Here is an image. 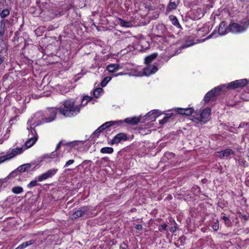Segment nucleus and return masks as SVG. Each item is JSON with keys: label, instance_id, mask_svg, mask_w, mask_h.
Returning <instances> with one entry per match:
<instances>
[{"label": "nucleus", "instance_id": "nucleus-1", "mask_svg": "<svg viewBox=\"0 0 249 249\" xmlns=\"http://www.w3.org/2000/svg\"><path fill=\"white\" fill-rule=\"evenodd\" d=\"M39 113H36L34 117L30 118L27 122V128L29 131L28 140L25 143L26 149L32 146L37 140V135L36 132L33 125L37 126L39 124V123H36V119L38 117Z\"/></svg>", "mask_w": 249, "mask_h": 249}, {"label": "nucleus", "instance_id": "nucleus-2", "mask_svg": "<svg viewBox=\"0 0 249 249\" xmlns=\"http://www.w3.org/2000/svg\"><path fill=\"white\" fill-rule=\"evenodd\" d=\"M80 108L79 106L74 105L73 101L66 100L64 103V107L59 108V112L65 117H71L76 115Z\"/></svg>", "mask_w": 249, "mask_h": 249}, {"label": "nucleus", "instance_id": "nucleus-3", "mask_svg": "<svg viewBox=\"0 0 249 249\" xmlns=\"http://www.w3.org/2000/svg\"><path fill=\"white\" fill-rule=\"evenodd\" d=\"M211 112V108L210 107H206L200 114H196L193 116L191 120L196 124L200 122L206 123L210 119Z\"/></svg>", "mask_w": 249, "mask_h": 249}, {"label": "nucleus", "instance_id": "nucleus-4", "mask_svg": "<svg viewBox=\"0 0 249 249\" xmlns=\"http://www.w3.org/2000/svg\"><path fill=\"white\" fill-rule=\"evenodd\" d=\"M91 210V209L89 207H82L73 213L71 215V218L73 219L80 217L89 216L90 215L89 213Z\"/></svg>", "mask_w": 249, "mask_h": 249}, {"label": "nucleus", "instance_id": "nucleus-5", "mask_svg": "<svg viewBox=\"0 0 249 249\" xmlns=\"http://www.w3.org/2000/svg\"><path fill=\"white\" fill-rule=\"evenodd\" d=\"M23 152V149L22 147L13 149L10 154L1 156L0 157V164L7 160L11 159L12 158L14 157L17 155L22 153Z\"/></svg>", "mask_w": 249, "mask_h": 249}, {"label": "nucleus", "instance_id": "nucleus-6", "mask_svg": "<svg viewBox=\"0 0 249 249\" xmlns=\"http://www.w3.org/2000/svg\"><path fill=\"white\" fill-rule=\"evenodd\" d=\"M225 87H226L225 85L218 86L207 93L204 99L205 102L206 103L209 102L212 98L218 95L220 91L222 90L223 88Z\"/></svg>", "mask_w": 249, "mask_h": 249}, {"label": "nucleus", "instance_id": "nucleus-7", "mask_svg": "<svg viewBox=\"0 0 249 249\" xmlns=\"http://www.w3.org/2000/svg\"><path fill=\"white\" fill-rule=\"evenodd\" d=\"M57 112V109L55 108H51L49 109L46 111V114L45 116V118L41 122V123H49L54 120L56 113ZM41 124V122L39 123Z\"/></svg>", "mask_w": 249, "mask_h": 249}, {"label": "nucleus", "instance_id": "nucleus-8", "mask_svg": "<svg viewBox=\"0 0 249 249\" xmlns=\"http://www.w3.org/2000/svg\"><path fill=\"white\" fill-rule=\"evenodd\" d=\"M57 169H52L48 170L46 172L44 173L36 178L37 181L41 182L44 180L47 179L54 176L57 172Z\"/></svg>", "mask_w": 249, "mask_h": 249}, {"label": "nucleus", "instance_id": "nucleus-9", "mask_svg": "<svg viewBox=\"0 0 249 249\" xmlns=\"http://www.w3.org/2000/svg\"><path fill=\"white\" fill-rule=\"evenodd\" d=\"M248 83L246 79H242L231 82L228 84L227 88L228 89H234L239 87H242L246 86Z\"/></svg>", "mask_w": 249, "mask_h": 249}, {"label": "nucleus", "instance_id": "nucleus-10", "mask_svg": "<svg viewBox=\"0 0 249 249\" xmlns=\"http://www.w3.org/2000/svg\"><path fill=\"white\" fill-rule=\"evenodd\" d=\"M230 32L233 33H240L244 32L246 28L244 26L238 23H233L229 25Z\"/></svg>", "mask_w": 249, "mask_h": 249}, {"label": "nucleus", "instance_id": "nucleus-11", "mask_svg": "<svg viewBox=\"0 0 249 249\" xmlns=\"http://www.w3.org/2000/svg\"><path fill=\"white\" fill-rule=\"evenodd\" d=\"M127 140V136L125 133H120L114 137L111 142V144H118L121 141Z\"/></svg>", "mask_w": 249, "mask_h": 249}, {"label": "nucleus", "instance_id": "nucleus-12", "mask_svg": "<svg viewBox=\"0 0 249 249\" xmlns=\"http://www.w3.org/2000/svg\"><path fill=\"white\" fill-rule=\"evenodd\" d=\"M158 68L155 65H148L143 69V75L145 76H149L156 72Z\"/></svg>", "mask_w": 249, "mask_h": 249}, {"label": "nucleus", "instance_id": "nucleus-13", "mask_svg": "<svg viewBox=\"0 0 249 249\" xmlns=\"http://www.w3.org/2000/svg\"><path fill=\"white\" fill-rule=\"evenodd\" d=\"M218 34L221 36L225 35L230 32L229 26L227 27L226 23L222 21L219 25Z\"/></svg>", "mask_w": 249, "mask_h": 249}, {"label": "nucleus", "instance_id": "nucleus-14", "mask_svg": "<svg viewBox=\"0 0 249 249\" xmlns=\"http://www.w3.org/2000/svg\"><path fill=\"white\" fill-rule=\"evenodd\" d=\"M216 154L217 156L219 157L220 158H222L224 157H228L231 155H233L234 152L231 149H226L224 150L217 152Z\"/></svg>", "mask_w": 249, "mask_h": 249}, {"label": "nucleus", "instance_id": "nucleus-15", "mask_svg": "<svg viewBox=\"0 0 249 249\" xmlns=\"http://www.w3.org/2000/svg\"><path fill=\"white\" fill-rule=\"evenodd\" d=\"M31 167V165L30 163H26L22 164L18 166L14 171L11 173V174H13L15 173H22L28 171Z\"/></svg>", "mask_w": 249, "mask_h": 249}, {"label": "nucleus", "instance_id": "nucleus-16", "mask_svg": "<svg viewBox=\"0 0 249 249\" xmlns=\"http://www.w3.org/2000/svg\"><path fill=\"white\" fill-rule=\"evenodd\" d=\"M194 109L192 108H178L177 109V112L181 115H190L192 114Z\"/></svg>", "mask_w": 249, "mask_h": 249}, {"label": "nucleus", "instance_id": "nucleus-17", "mask_svg": "<svg viewBox=\"0 0 249 249\" xmlns=\"http://www.w3.org/2000/svg\"><path fill=\"white\" fill-rule=\"evenodd\" d=\"M123 123V121H109L106 122L103 124L101 126L99 127V129H102V130L105 129L109 127L110 126L113 125L117 124H122Z\"/></svg>", "mask_w": 249, "mask_h": 249}, {"label": "nucleus", "instance_id": "nucleus-18", "mask_svg": "<svg viewBox=\"0 0 249 249\" xmlns=\"http://www.w3.org/2000/svg\"><path fill=\"white\" fill-rule=\"evenodd\" d=\"M178 4V0H177L176 1H173L172 0H170V2L167 6L166 11L167 12H169L173 10L176 9Z\"/></svg>", "mask_w": 249, "mask_h": 249}, {"label": "nucleus", "instance_id": "nucleus-19", "mask_svg": "<svg viewBox=\"0 0 249 249\" xmlns=\"http://www.w3.org/2000/svg\"><path fill=\"white\" fill-rule=\"evenodd\" d=\"M84 143L83 141H74L66 143V145L70 147H75L76 146H82Z\"/></svg>", "mask_w": 249, "mask_h": 249}, {"label": "nucleus", "instance_id": "nucleus-20", "mask_svg": "<svg viewBox=\"0 0 249 249\" xmlns=\"http://www.w3.org/2000/svg\"><path fill=\"white\" fill-rule=\"evenodd\" d=\"M140 121V119L139 118L133 117V118H127L124 122L127 124H136Z\"/></svg>", "mask_w": 249, "mask_h": 249}, {"label": "nucleus", "instance_id": "nucleus-21", "mask_svg": "<svg viewBox=\"0 0 249 249\" xmlns=\"http://www.w3.org/2000/svg\"><path fill=\"white\" fill-rule=\"evenodd\" d=\"M119 69V65L117 64H111L108 65L107 70L110 72H113Z\"/></svg>", "mask_w": 249, "mask_h": 249}, {"label": "nucleus", "instance_id": "nucleus-22", "mask_svg": "<svg viewBox=\"0 0 249 249\" xmlns=\"http://www.w3.org/2000/svg\"><path fill=\"white\" fill-rule=\"evenodd\" d=\"M35 243V240H29L22 243L19 245L17 248L15 249H24L28 246H30Z\"/></svg>", "mask_w": 249, "mask_h": 249}, {"label": "nucleus", "instance_id": "nucleus-23", "mask_svg": "<svg viewBox=\"0 0 249 249\" xmlns=\"http://www.w3.org/2000/svg\"><path fill=\"white\" fill-rule=\"evenodd\" d=\"M169 19L172 22V24L177 27L178 28H180V25L179 23L178 18L174 16H169Z\"/></svg>", "mask_w": 249, "mask_h": 249}, {"label": "nucleus", "instance_id": "nucleus-24", "mask_svg": "<svg viewBox=\"0 0 249 249\" xmlns=\"http://www.w3.org/2000/svg\"><path fill=\"white\" fill-rule=\"evenodd\" d=\"M100 152L103 154H111L113 152V149L110 147H105L101 149Z\"/></svg>", "mask_w": 249, "mask_h": 249}, {"label": "nucleus", "instance_id": "nucleus-25", "mask_svg": "<svg viewBox=\"0 0 249 249\" xmlns=\"http://www.w3.org/2000/svg\"><path fill=\"white\" fill-rule=\"evenodd\" d=\"M157 56V54L156 53L147 56L145 58V63L147 64L150 63Z\"/></svg>", "mask_w": 249, "mask_h": 249}, {"label": "nucleus", "instance_id": "nucleus-26", "mask_svg": "<svg viewBox=\"0 0 249 249\" xmlns=\"http://www.w3.org/2000/svg\"><path fill=\"white\" fill-rule=\"evenodd\" d=\"M92 99V98L90 96L88 95L84 96L81 101V106H86L88 104V102L90 101Z\"/></svg>", "mask_w": 249, "mask_h": 249}, {"label": "nucleus", "instance_id": "nucleus-27", "mask_svg": "<svg viewBox=\"0 0 249 249\" xmlns=\"http://www.w3.org/2000/svg\"><path fill=\"white\" fill-rule=\"evenodd\" d=\"M159 115V112L158 110H153L149 112H148L146 115L148 116H152V119H156Z\"/></svg>", "mask_w": 249, "mask_h": 249}, {"label": "nucleus", "instance_id": "nucleus-28", "mask_svg": "<svg viewBox=\"0 0 249 249\" xmlns=\"http://www.w3.org/2000/svg\"><path fill=\"white\" fill-rule=\"evenodd\" d=\"M13 193L16 194H19L21 193L23 190V188L19 186H16L12 188V190Z\"/></svg>", "mask_w": 249, "mask_h": 249}, {"label": "nucleus", "instance_id": "nucleus-29", "mask_svg": "<svg viewBox=\"0 0 249 249\" xmlns=\"http://www.w3.org/2000/svg\"><path fill=\"white\" fill-rule=\"evenodd\" d=\"M10 14V11L8 9H3L0 14V17L4 18L7 17Z\"/></svg>", "mask_w": 249, "mask_h": 249}, {"label": "nucleus", "instance_id": "nucleus-30", "mask_svg": "<svg viewBox=\"0 0 249 249\" xmlns=\"http://www.w3.org/2000/svg\"><path fill=\"white\" fill-rule=\"evenodd\" d=\"M103 91V89L101 88L96 89L93 92V96L97 98L100 96V93Z\"/></svg>", "mask_w": 249, "mask_h": 249}, {"label": "nucleus", "instance_id": "nucleus-31", "mask_svg": "<svg viewBox=\"0 0 249 249\" xmlns=\"http://www.w3.org/2000/svg\"><path fill=\"white\" fill-rule=\"evenodd\" d=\"M50 159L53 160L55 158H57V160H55V161H59V159H57L58 158V154L57 151H54L51 153H50Z\"/></svg>", "mask_w": 249, "mask_h": 249}, {"label": "nucleus", "instance_id": "nucleus-32", "mask_svg": "<svg viewBox=\"0 0 249 249\" xmlns=\"http://www.w3.org/2000/svg\"><path fill=\"white\" fill-rule=\"evenodd\" d=\"M120 25L124 27H129L130 26V22L125 21L122 19H119Z\"/></svg>", "mask_w": 249, "mask_h": 249}, {"label": "nucleus", "instance_id": "nucleus-33", "mask_svg": "<svg viewBox=\"0 0 249 249\" xmlns=\"http://www.w3.org/2000/svg\"><path fill=\"white\" fill-rule=\"evenodd\" d=\"M111 77H106L104 80L101 82V85L102 87H105L107 84L109 82V81L111 80Z\"/></svg>", "mask_w": 249, "mask_h": 249}, {"label": "nucleus", "instance_id": "nucleus-34", "mask_svg": "<svg viewBox=\"0 0 249 249\" xmlns=\"http://www.w3.org/2000/svg\"><path fill=\"white\" fill-rule=\"evenodd\" d=\"M196 12L197 13V15L196 17V19H199L203 16V15H204L203 11L201 9L199 8V9H197Z\"/></svg>", "mask_w": 249, "mask_h": 249}, {"label": "nucleus", "instance_id": "nucleus-35", "mask_svg": "<svg viewBox=\"0 0 249 249\" xmlns=\"http://www.w3.org/2000/svg\"><path fill=\"white\" fill-rule=\"evenodd\" d=\"M37 179L31 181L28 185L27 187L29 188H32L37 185Z\"/></svg>", "mask_w": 249, "mask_h": 249}, {"label": "nucleus", "instance_id": "nucleus-36", "mask_svg": "<svg viewBox=\"0 0 249 249\" xmlns=\"http://www.w3.org/2000/svg\"><path fill=\"white\" fill-rule=\"evenodd\" d=\"M212 228L215 231H217L218 230L219 223L217 220L215 222H214V224L213 225Z\"/></svg>", "mask_w": 249, "mask_h": 249}, {"label": "nucleus", "instance_id": "nucleus-37", "mask_svg": "<svg viewBox=\"0 0 249 249\" xmlns=\"http://www.w3.org/2000/svg\"><path fill=\"white\" fill-rule=\"evenodd\" d=\"M222 219L225 221V224L227 226H229L230 225V220L227 217H226V216H223Z\"/></svg>", "mask_w": 249, "mask_h": 249}, {"label": "nucleus", "instance_id": "nucleus-38", "mask_svg": "<svg viewBox=\"0 0 249 249\" xmlns=\"http://www.w3.org/2000/svg\"><path fill=\"white\" fill-rule=\"evenodd\" d=\"M0 26H1V29H0V36H3L4 32H5V30H4L5 25L1 24L0 25Z\"/></svg>", "mask_w": 249, "mask_h": 249}, {"label": "nucleus", "instance_id": "nucleus-39", "mask_svg": "<svg viewBox=\"0 0 249 249\" xmlns=\"http://www.w3.org/2000/svg\"><path fill=\"white\" fill-rule=\"evenodd\" d=\"M61 145H66V143H64L62 141H60L57 145L55 150L57 151Z\"/></svg>", "mask_w": 249, "mask_h": 249}, {"label": "nucleus", "instance_id": "nucleus-40", "mask_svg": "<svg viewBox=\"0 0 249 249\" xmlns=\"http://www.w3.org/2000/svg\"><path fill=\"white\" fill-rule=\"evenodd\" d=\"M74 161V160H70L66 163L65 165H64V167H67L69 165L72 164V163H73Z\"/></svg>", "mask_w": 249, "mask_h": 249}, {"label": "nucleus", "instance_id": "nucleus-41", "mask_svg": "<svg viewBox=\"0 0 249 249\" xmlns=\"http://www.w3.org/2000/svg\"><path fill=\"white\" fill-rule=\"evenodd\" d=\"M169 118V117H165L163 119L160 121V124H164L167 121V119H168Z\"/></svg>", "mask_w": 249, "mask_h": 249}, {"label": "nucleus", "instance_id": "nucleus-42", "mask_svg": "<svg viewBox=\"0 0 249 249\" xmlns=\"http://www.w3.org/2000/svg\"><path fill=\"white\" fill-rule=\"evenodd\" d=\"M50 154H45L43 156V158L45 159H50Z\"/></svg>", "mask_w": 249, "mask_h": 249}, {"label": "nucleus", "instance_id": "nucleus-43", "mask_svg": "<svg viewBox=\"0 0 249 249\" xmlns=\"http://www.w3.org/2000/svg\"><path fill=\"white\" fill-rule=\"evenodd\" d=\"M135 228L137 230H141L142 229V226L141 225H140V224L136 225V226H135Z\"/></svg>", "mask_w": 249, "mask_h": 249}, {"label": "nucleus", "instance_id": "nucleus-44", "mask_svg": "<svg viewBox=\"0 0 249 249\" xmlns=\"http://www.w3.org/2000/svg\"><path fill=\"white\" fill-rule=\"evenodd\" d=\"M167 225L165 224H163L161 225V228L163 230H166Z\"/></svg>", "mask_w": 249, "mask_h": 249}, {"label": "nucleus", "instance_id": "nucleus-45", "mask_svg": "<svg viewBox=\"0 0 249 249\" xmlns=\"http://www.w3.org/2000/svg\"><path fill=\"white\" fill-rule=\"evenodd\" d=\"M214 33L213 32L212 34H211L209 36H208L207 38H206L205 39H204L203 41H204L206 39H207L208 38H211L212 37Z\"/></svg>", "mask_w": 249, "mask_h": 249}, {"label": "nucleus", "instance_id": "nucleus-46", "mask_svg": "<svg viewBox=\"0 0 249 249\" xmlns=\"http://www.w3.org/2000/svg\"><path fill=\"white\" fill-rule=\"evenodd\" d=\"M101 131H102V129H99V128L95 131V133H97L99 132H100Z\"/></svg>", "mask_w": 249, "mask_h": 249}, {"label": "nucleus", "instance_id": "nucleus-47", "mask_svg": "<svg viewBox=\"0 0 249 249\" xmlns=\"http://www.w3.org/2000/svg\"><path fill=\"white\" fill-rule=\"evenodd\" d=\"M101 131H102V129H99V128L95 131V133H97L99 132H100Z\"/></svg>", "mask_w": 249, "mask_h": 249}, {"label": "nucleus", "instance_id": "nucleus-48", "mask_svg": "<svg viewBox=\"0 0 249 249\" xmlns=\"http://www.w3.org/2000/svg\"><path fill=\"white\" fill-rule=\"evenodd\" d=\"M2 59L0 57V65L2 63Z\"/></svg>", "mask_w": 249, "mask_h": 249}, {"label": "nucleus", "instance_id": "nucleus-49", "mask_svg": "<svg viewBox=\"0 0 249 249\" xmlns=\"http://www.w3.org/2000/svg\"><path fill=\"white\" fill-rule=\"evenodd\" d=\"M123 74H123V72H120V73H119V74H117V75H123ZM116 76H117V75H116Z\"/></svg>", "mask_w": 249, "mask_h": 249}, {"label": "nucleus", "instance_id": "nucleus-50", "mask_svg": "<svg viewBox=\"0 0 249 249\" xmlns=\"http://www.w3.org/2000/svg\"><path fill=\"white\" fill-rule=\"evenodd\" d=\"M189 46H188V45L184 46H182V48H186V47H189Z\"/></svg>", "mask_w": 249, "mask_h": 249}, {"label": "nucleus", "instance_id": "nucleus-51", "mask_svg": "<svg viewBox=\"0 0 249 249\" xmlns=\"http://www.w3.org/2000/svg\"><path fill=\"white\" fill-rule=\"evenodd\" d=\"M239 0L243 2V1H245L246 0Z\"/></svg>", "mask_w": 249, "mask_h": 249}]
</instances>
